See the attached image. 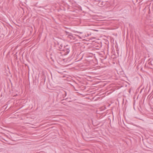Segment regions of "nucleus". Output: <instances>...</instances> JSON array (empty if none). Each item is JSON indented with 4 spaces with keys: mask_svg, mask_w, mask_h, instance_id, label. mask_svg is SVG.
Wrapping results in <instances>:
<instances>
[{
    "mask_svg": "<svg viewBox=\"0 0 153 153\" xmlns=\"http://www.w3.org/2000/svg\"><path fill=\"white\" fill-rule=\"evenodd\" d=\"M65 59H63V60L64 61V62L65 61Z\"/></svg>",
    "mask_w": 153,
    "mask_h": 153,
    "instance_id": "7",
    "label": "nucleus"
},
{
    "mask_svg": "<svg viewBox=\"0 0 153 153\" xmlns=\"http://www.w3.org/2000/svg\"><path fill=\"white\" fill-rule=\"evenodd\" d=\"M76 35V36H78L80 39H82V38H85V36H82V37H80V36H79L78 35Z\"/></svg>",
    "mask_w": 153,
    "mask_h": 153,
    "instance_id": "3",
    "label": "nucleus"
},
{
    "mask_svg": "<svg viewBox=\"0 0 153 153\" xmlns=\"http://www.w3.org/2000/svg\"><path fill=\"white\" fill-rule=\"evenodd\" d=\"M116 51H117V53H118V51H119L118 48H116Z\"/></svg>",
    "mask_w": 153,
    "mask_h": 153,
    "instance_id": "4",
    "label": "nucleus"
},
{
    "mask_svg": "<svg viewBox=\"0 0 153 153\" xmlns=\"http://www.w3.org/2000/svg\"><path fill=\"white\" fill-rule=\"evenodd\" d=\"M65 32H66V33L67 34H70V33H69V32H67V31H65Z\"/></svg>",
    "mask_w": 153,
    "mask_h": 153,
    "instance_id": "5",
    "label": "nucleus"
},
{
    "mask_svg": "<svg viewBox=\"0 0 153 153\" xmlns=\"http://www.w3.org/2000/svg\"><path fill=\"white\" fill-rule=\"evenodd\" d=\"M65 94H66V92H65Z\"/></svg>",
    "mask_w": 153,
    "mask_h": 153,
    "instance_id": "9",
    "label": "nucleus"
},
{
    "mask_svg": "<svg viewBox=\"0 0 153 153\" xmlns=\"http://www.w3.org/2000/svg\"><path fill=\"white\" fill-rule=\"evenodd\" d=\"M7 107V106L6 107V108H5V109H6Z\"/></svg>",
    "mask_w": 153,
    "mask_h": 153,
    "instance_id": "8",
    "label": "nucleus"
},
{
    "mask_svg": "<svg viewBox=\"0 0 153 153\" xmlns=\"http://www.w3.org/2000/svg\"><path fill=\"white\" fill-rule=\"evenodd\" d=\"M76 33H82V32H77Z\"/></svg>",
    "mask_w": 153,
    "mask_h": 153,
    "instance_id": "6",
    "label": "nucleus"
},
{
    "mask_svg": "<svg viewBox=\"0 0 153 153\" xmlns=\"http://www.w3.org/2000/svg\"><path fill=\"white\" fill-rule=\"evenodd\" d=\"M60 51L59 53L61 54V55H67L70 52L69 48H61Z\"/></svg>",
    "mask_w": 153,
    "mask_h": 153,
    "instance_id": "1",
    "label": "nucleus"
},
{
    "mask_svg": "<svg viewBox=\"0 0 153 153\" xmlns=\"http://www.w3.org/2000/svg\"><path fill=\"white\" fill-rule=\"evenodd\" d=\"M68 37L71 40H75V36L73 35L71 33H70V34H68Z\"/></svg>",
    "mask_w": 153,
    "mask_h": 153,
    "instance_id": "2",
    "label": "nucleus"
}]
</instances>
